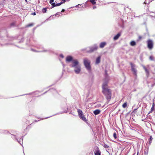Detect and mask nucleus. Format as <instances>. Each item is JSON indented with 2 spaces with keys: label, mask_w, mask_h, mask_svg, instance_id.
I'll return each mask as SVG.
<instances>
[{
  "label": "nucleus",
  "mask_w": 155,
  "mask_h": 155,
  "mask_svg": "<svg viewBox=\"0 0 155 155\" xmlns=\"http://www.w3.org/2000/svg\"><path fill=\"white\" fill-rule=\"evenodd\" d=\"M102 92L107 100H110L111 97V91L108 88L107 82L103 83L102 85Z\"/></svg>",
  "instance_id": "nucleus-1"
},
{
  "label": "nucleus",
  "mask_w": 155,
  "mask_h": 155,
  "mask_svg": "<svg viewBox=\"0 0 155 155\" xmlns=\"http://www.w3.org/2000/svg\"><path fill=\"white\" fill-rule=\"evenodd\" d=\"M84 64L86 68L88 70H90L91 67L90 65V61L87 58H85L84 60Z\"/></svg>",
  "instance_id": "nucleus-2"
},
{
  "label": "nucleus",
  "mask_w": 155,
  "mask_h": 155,
  "mask_svg": "<svg viewBox=\"0 0 155 155\" xmlns=\"http://www.w3.org/2000/svg\"><path fill=\"white\" fill-rule=\"evenodd\" d=\"M147 47L150 50H152L153 47V41L151 39L147 40Z\"/></svg>",
  "instance_id": "nucleus-3"
},
{
  "label": "nucleus",
  "mask_w": 155,
  "mask_h": 155,
  "mask_svg": "<svg viewBox=\"0 0 155 155\" xmlns=\"http://www.w3.org/2000/svg\"><path fill=\"white\" fill-rule=\"evenodd\" d=\"M130 64L131 67V70L133 72V74L135 76L137 77V71L135 68V65L133 64L132 62L130 63Z\"/></svg>",
  "instance_id": "nucleus-4"
},
{
  "label": "nucleus",
  "mask_w": 155,
  "mask_h": 155,
  "mask_svg": "<svg viewBox=\"0 0 155 155\" xmlns=\"http://www.w3.org/2000/svg\"><path fill=\"white\" fill-rule=\"evenodd\" d=\"M94 150L95 155H101V152L98 147H95L94 148Z\"/></svg>",
  "instance_id": "nucleus-5"
},
{
  "label": "nucleus",
  "mask_w": 155,
  "mask_h": 155,
  "mask_svg": "<svg viewBox=\"0 0 155 155\" xmlns=\"http://www.w3.org/2000/svg\"><path fill=\"white\" fill-rule=\"evenodd\" d=\"M72 64L71 65L72 67L76 68L78 66H79L78 65V62L77 60H74L72 61Z\"/></svg>",
  "instance_id": "nucleus-6"
},
{
  "label": "nucleus",
  "mask_w": 155,
  "mask_h": 155,
  "mask_svg": "<svg viewBox=\"0 0 155 155\" xmlns=\"http://www.w3.org/2000/svg\"><path fill=\"white\" fill-rule=\"evenodd\" d=\"M142 66L145 71L146 76L147 77H148L150 75V72L149 71L145 66L142 65Z\"/></svg>",
  "instance_id": "nucleus-7"
},
{
  "label": "nucleus",
  "mask_w": 155,
  "mask_h": 155,
  "mask_svg": "<svg viewBox=\"0 0 155 155\" xmlns=\"http://www.w3.org/2000/svg\"><path fill=\"white\" fill-rule=\"evenodd\" d=\"M74 71L75 73L77 74L80 73L81 71V67L80 65L78 66L77 67L75 68Z\"/></svg>",
  "instance_id": "nucleus-8"
},
{
  "label": "nucleus",
  "mask_w": 155,
  "mask_h": 155,
  "mask_svg": "<svg viewBox=\"0 0 155 155\" xmlns=\"http://www.w3.org/2000/svg\"><path fill=\"white\" fill-rule=\"evenodd\" d=\"M73 58L71 56H68L66 57V61L68 62H70L73 61Z\"/></svg>",
  "instance_id": "nucleus-9"
},
{
  "label": "nucleus",
  "mask_w": 155,
  "mask_h": 155,
  "mask_svg": "<svg viewBox=\"0 0 155 155\" xmlns=\"http://www.w3.org/2000/svg\"><path fill=\"white\" fill-rule=\"evenodd\" d=\"M106 43L105 42H101L100 45L99 47L100 48H103L106 45Z\"/></svg>",
  "instance_id": "nucleus-10"
},
{
  "label": "nucleus",
  "mask_w": 155,
  "mask_h": 155,
  "mask_svg": "<svg viewBox=\"0 0 155 155\" xmlns=\"http://www.w3.org/2000/svg\"><path fill=\"white\" fill-rule=\"evenodd\" d=\"M63 2H61L60 3L55 4V3H53L51 4V5L53 6L52 8L61 5Z\"/></svg>",
  "instance_id": "nucleus-11"
},
{
  "label": "nucleus",
  "mask_w": 155,
  "mask_h": 155,
  "mask_svg": "<svg viewBox=\"0 0 155 155\" xmlns=\"http://www.w3.org/2000/svg\"><path fill=\"white\" fill-rule=\"evenodd\" d=\"M121 35L120 33H118L116 35L114 38L113 39L114 40H117L120 37Z\"/></svg>",
  "instance_id": "nucleus-12"
},
{
  "label": "nucleus",
  "mask_w": 155,
  "mask_h": 155,
  "mask_svg": "<svg viewBox=\"0 0 155 155\" xmlns=\"http://www.w3.org/2000/svg\"><path fill=\"white\" fill-rule=\"evenodd\" d=\"M155 104L154 102H153L152 104V107L151 108L150 110L149 111V113H151L154 110V108L155 107Z\"/></svg>",
  "instance_id": "nucleus-13"
},
{
  "label": "nucleus",
  "mask_w": 155,
  "mask_h": 155,
  "mask_svg": "<svg viewBox=\"0 0 155 155\" xmlns=\"http://www.w3.org/2000/svg\"><path fill=\"white\" fill-rule=\"evenodd\" d=\"M77 111L78 113V115L79 117L83 115L82 111L80 109H78Z\"/></svg>",
  "instance_id": "nucleus-14"
},
{
  "label": "nucleus",
  "mask_w": 155,
  "mask_h": 155,
  "mask_svg": "<svg viewBox=\"0 0 155 155\" xmlns=\"http://www.w3.org/2000/svg\"><path fill=\"white\" fill-rule=\"evenodd\" d=\"M101 111L99 110H96L94 111V114L95 115H97L99 114L100 113Z\"/></svg>",
  "instance_id": "nucleus-15"
},
{
  "label": "nucleus",
  "mask_w": 155,
  "mask_h": 155,
  "mask_svg": "<svg viewBox=\"0 0 155 155\" xmlns=\"http://www.w3.org/2000/svg\"><path fill=\"white\" fill-rule=\"evenodd\" d=\"M79 117L83 121L85 122H86L87 121V120H86L85 117L83 115H82V116H80Z\"/></svg>",
  "instance_id": "nucleus-16"
},
{
  "label": "nucleus",
  "mask_w": 155,
  "mask_h": 155,
  "mask_svg": "<svg viewBox=\"0 0 155 155\" xmlns=\"http://www.w3.org/2000/svg\"><path fill=\"white\" fill-rule=\"evenodd\" d=\"M100 60H101V57H98L96 59V63L97 64H98L100 62Z\"/></svg>",
  "instance_id": "nucleus-17"
},
{
  "label": "nucleus",
  "mask_w": 155,
  "mask_h": 155,
  "mask_svg": "<svg viewBox=\"0 0 155 155\" xmlns=\"http://www.w3.org/2000/svg\"><path fill=\"white\" fill-rule=\"evenodd\" d=\"M97 48H98V47L97 46L91 48V51L93 52L95 51H96L97 49Z\"/></svg>",
  "instance_id": "nucleus-18"
},
{
  "label": "nucleus",
  "mask_w": 155,
  "mask_h": 155,
  "mask_svg": "<svg viewBox=\"0 0 155 155\" xmlns=\"http://www.w3.org/2000/svg\"><path fill=\"white\" fill-rule=\"evenodd\" d=\"M130 44L131 46H134L136 45V43L134 41H132L130 42Z\"/></svg>",
  "instance_id": "nucleus-19"
},
{
  "label": "nucleus",
  "mask_w": 155,
  "mask_h": 155,
  "mask_svg": "<svg viewBox=\"0 0 155 155\" xmlns=\"http://www.w3.org/2000/svg\"><path fill=\"white\" fill-rule=\"evenodd\" d=\"M127 102H125L122 105V107L124 108H125L126 107H127Z\"/></svg>",
  "instance_id": "nucleus-20"
},
{
  "label": "nucleus",
  "mask_w": 155,
  "mask_h": 155,
  "mask_svg": "<svg viewBox=\"0 0 155 155\" xmlns=\"http://www.w3.org/2000/svg\"><path fill=\"white\" fill-rule=\"evenodd\" d=\"M33 25H34V24L33 23H31L29 24L26 25L25 26V27L28 28V27H31L33 26Z\"/></svg>",
  "instance_id": "nucleus-21"
},
{
  "label": "nucleus",
  "mask_w": 155,
  "mask_h": 155,
  "mask_svg": "<svg viewBox=\"0 0 155 155\" xmlns=\"http://www.w3.org/2000/svg\"><path fill=\"white\" fill-rule=\"evenodd\" d=\"M153 139V138H152V136L151 135L150 136V138L149 140V145H150L152 141V140Z\"/></svg>",
  "instance_id": "nucleus-22"
},
{
  "label": "nucleus",
  "mask_w": 155,
  "mask_h": 155,
  "mask_svg": "<svg viewBox=\"0 0 155 155\" xmlns=\"http://www.w3.org/2000/svg\"><path fill=\"white\" fill-rule=\"evenodd\" d=\"M42 12L43 13H46L47 12V9L46 8H44L42 10Z\"/></svg>",
  "instance_id": "nucleus-23"
},
{
  "label": "nucleus",
  "mask_w": 155,
  "mask_h": 155,
  "mask_svg": "<svg viewBox=\"0 0 155 155\" xmlns=\"http://www.w3.org/2000/svg\"><path fill=\"white\" fill-rule=\"evenodd\" d=\"M15 25V22H13V23H11L10 24L11 26H13Z\"/></svg>",
  "instance_id": "nucleus-24"
},
{
  "label": "nucleus",
  "mask_w": 155,
  "mask_h": 155,
  "mask_svg": "<svg viewBox=\"0 0 155 155\" xmlns=\"http://www.w3.org/2000/svg\"><path fill=\"white\" fill-rule=\"evenodd\" d=\"M104 147L106 148H108L109 147V146L106 144H104Z\"/></svg>",
  "instance_id": "nucleus-25"
},
{
  "label": "nucleus",
  "mask_w": 155,
  "mask_h": 155,
  "mask_svg": "<svg viewBox=\"0 0 155 155\" xmlns=\"http://www.w3.org/2000/svg\"><path fill=\"white\" fill-rule=\"evenodd\" d=\"M113 137L115 139L117 138V134L116 133H114L113 134Z\"/></svg>",
  "instance_id": "nucleus-26"
},
{
  "label": "nucleus",
  "mask_w": 155,
  "mask_h": 155,
  "mask_svg": "<svg viewBox=\"0 0 155 155\" xmlns=\"http://www.w3.org/2000/svg\"><path fill=\"white\" fill-rule=\"evenodd\" d=\"M149 59L151 61L153 60V58L152 56H150L149 57Z\"/></svg>",
  "instance_id": "nucleus-27"
},
{
  "label": "nucleus",
  "mask_w": 155,
  "mask_h": 155,
  "mask_svg": "<svg viewBox=\"0 0 155 155\" xmlns=\"http://www.w3.org/2000/svg\"><path fill=\"white\" fill-rule=\"evenodd\" d=\"M142 38V36H139L138 37V41H139Z\"/></svg>",
  "instance_id": "nucleus-28"
},
{
  "label": "nucleus",
  "mask_w": 155,
  "mask_h": 155,
  "mask_svg": "<svg viewBox=\"0 0 155 155\" xmlns=\"http://www.w3.org/2000/svg\"><path fill=\"white\" fill-rule=\"evenodd\" d=\"M153 0H145V2H147L148 3L152 2Z\"/></svg>",
  "instance_id": "nucleus-29"
},
{
  "label": "nucleus",
  "mask_w": 155,
  "mask_h": 155,
  "mask_svg": "<svg viewBox=\"0 0 155 155\" xmlns=\"http://www.w3.org/2000/svg\"><path fill=\"white\" fill-rule=\"evenodd\" d=\"M53 2H54V0H50L49 2L50 4H52V3H53Z\"/></svg>",
  "instance_id": "nucleus-30"
},
{
  "label": "nucleus",
  "mask_w": 155,
  "mask_h": 155,
  "mask_svg": "<svg viewBox=\"0 0 155 155\" xmlns=\"http://www.w3.org/2000/svg\"><path fill=\"white\" fill-rule=\"evenodd\" d=\"M31 14L32 15H36V13L35 12H34L33 13H31Z\"/></svg>",
  "instance_id": "nucleus-31"
},
{
  "label": "nucleus",
  "mask_w": 155,
  "mask_h": 155,
  "mask_svg": "<svg viewBox=\"0 0 155 155\" xmlns=\"http://www.w3.org/2000/svg\"><path fill=\"white\" fill-rule=\"evenodd\" d=\"M64 9H63L62 10L61 12H64Z\"/></svg>",
  "instance_id": "nucleus-32"
},
{
  "label": "nucleus",
  "mask_w": 155,
  "mask_h": 155,
  "mask_svg": "<svg viewBox=\"0 0 155 155\" xmlns=\"http://www.w3.org/2000/svg\"><path fill=\"white\" fill-rule=\"evenodd\" d=\"M151 13H154V14H155V12H150ZM153 16H155V15H153Z\"/></svg>",
  "instance_id": "nucleus-33"
},
{
  "label": "nucleus",
  "mask_w": 155,
  "mask_h": 155,
  "mask_svg": "<svg viewBox=\"0 0 155 155\" xmlns=\"http://www.w3.org/2000/svg\"><path fill=\"white\" fill-rule=\"evenodd\" d=\"M96 8V6H94V8Z\"/></svg>",
  "instance_id": "nucleus-34"
},
{
  "label": "nucleus",
  "mask_w": 155,
  "mask_h": 155,
  "mask_svg": "<svg viewBox=\"0 0 155 155\" xmlns=\"http://www.w3.org/2000/svg\"><path fill=\"white\" fill-rule=\"evenodd\" d=\"M64 2H65V0H64Z\"/></svg>",
  "instance_id": "nucleus-35"
},
{
  "label": "nucleus",
  "mask_w": 155,
  "mask_h": 155,
  "mask_svg": "<svg viewBox=\"0 0 155 155\" xmlns=\"http://www.w3.org/2000/svg\"><path fill=\"white\" fill-rule=\"evenodd\" d=\"M64 2H65V0H64Z\"/></svg>",
  "instance_id": "nucleus-36"
},
{
  "label": "nucleus",
  "mask_w": 155,
  "mask_h": 155,
  "mask_svg": "<svg viewBox=\"0 0 155 155\" xmlns=\"http://www.w3.org/2000/svg\"><path fill=\"white\" fill-rule=\"evenodd\" d=\"M61 57H62V58H63V56H61Z\"/></svg>",
  "instance_id": "nucleus-37"
}]
</instances>
